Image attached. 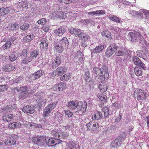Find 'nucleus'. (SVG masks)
<instances>
[{"label":"nucleus","mask_w":149,"mask_h":149,"mask_svg":"<svg viewBox=\"0 0 149 149\" xmlns=\"http://www.w3.org/2000/svg\"><path fill=\"white\" fill-rule=\"evenodd\" d=\"M93 72L102 80L107 79L109 77L108 70L107 67L103 65L101 68L96 67L93 68Z\"/></svg>","instance_id":"1"},{"label":"nucleus","mask_w":149,"mask_h":149,"mask_svg":"<svg viewBox=\"0 0 149 149\" xmlns=\"http://www.w3.org/2000/svg\"><path fill=\"white\" fill-rule=\"evenodd\" d=\"M57 103V101L54 102L49 104L46 107L43 113V116L45 117H49L51 113V111L56 107Z\"/></svg>","instance_id":"2"},{"label":"nucleus","mask_w":149,"mask_h":149,"mask_svg":"<svg viewBox=\"0 0 149 149\" xmlns=\"http://www.w3.org/2000/svg\"><path fill=\"white\" fill-rule=\"evenodd\" d=\"M67 68L63 66H61L58 67L55 71L53 72L52 75L53 77L55 76H61L62 75L67 71Z\"/></svg>","instance_id":"3"},{"label":"nucleus","mask_w":149,"mask_h":149,"mask_svg":"<svg viewBox=\"0 0 149 149\" xmlns=\"http://www.w3.org/2000/svg\"><path fill=\"white\" fill-rule=\"evenodd\" d=\"M135 97L139 100H146V94L144 91L141 89H138L135 92Z\"/></svg>","instance_id":"4"},{"label":"nucleus","mask_w":149,"mask_h":149,"mask_svg":"<svg viewBox=\"0 0 149 149\" xmlns=\"http://www.w3.org/2000/svg\"><path fill=\"white\" fill-rule=\"evenodd\" d=\"M17 137V136L14 134L9 136V139L4 140L5 144L6 146H10L15 145L16 144L15 139Z\"/></svg>","instance_id":"5"},{"label":"nucleus","mask_w":149,"mask_h":149,"mask_svg":"<svg viewBox=\"0 0 149 149\" xmlns=\"http://www.w3.org/2000/svg\"><path fill=\"white\" fill-rule=\"evenodd\" d=\"M54 17L60 18L61 19H63L64 17V13L62 10L59 8H56L52 13Z\"/></svg>","instance_id":"6"},{"label":"nucleus","mask_w":149,"mask_h":149,"mask_svg":"<svg viewBox=\"0 0 149 149\" xmlns=\"http://www.w3.org/2000/svg\"><path fill=\"white\" fill-rule=\"evenodd\" d=\"M70 33L75 36L76 37L78 36L80 38L83 32L81 30L78 29H75L72 27H70L69 29Z\"/></svg>","instance_id":"7"},{"label":"nucleus","mask_w":149,"mask_h":149,"mask_svg":"<svg viewBox=\"0 0 149 149\" xmlns=\"http://www.w3.org/2000/svg\"><path fill=\"white\" fill-rule=\"evenodd\" d=\"M35 107L28 105L23 107L22 111L25 113L33 114L35 112Z\"/></svg>","instance_id":"8"},{"label":"nucleus","mask_w":149,"mask_h":149,"mask_svg":"<svg viewBox=\"0 0 149 149\" xmlns=\"http://www.w3.org/2000/svg\"><path fill=\"white\" fill-rule=\"evenodd\" d=\"M79 104V102L78 101L73 100L69 102L67 106L70 110H74L78 107Z\"/></svg>","instance_id":"9"},{"label":"nucleus","mask_w":149,"mask_h":149,"mask_svg":"<svg viewBox=\"0 0 149 149\" xmlns=\"http://www.w3.org/2000/svg\"><path fill=\"white\" fill-rule=\"evenodd\" d=\"M133 61L135 65L140 66L143 69H144L145 67V64L142 62L140 59L136 56H134L133 57Z\"/></svg>","instance_id":"10"},{"label":"nucleus","mask_w":149,"mask_h":149,"mask_svg":"<svg viewBox=\"0 0 149 149\" xmlns=\"http://www.w3.org/2000/svg\"><path fill=\"white\" fill-rule=\"evenodd\" d=\"M61 63V58L60 55L56 56L55 59L53 61L52 64V67L53 68H56Z\"/></svg>","instance_id":"11"},{"label":"nucleus","mask_w":149,"mask_h":149,"mask_svg":"<svg viewBox=\"0 0 149 149\" xmlns=\"http://www.w3.org/2000/svg\"><path fill=\"white\" fill-rule=\"evenodd\" d=\"M48 42L45 38H42L40 44V48L42 50H46L48 48Z\"/></svg>","instance_id":"12"},{"label":"nucleus","mask_w":149,"mask_h":149,"mask_svg":"<svg viewBox=\"0 0 149 149\" xmlns=\"http://www.w3.org/2000/svg\"><path fill=\"white\" fill-rule=\"evenodd\" d=\"M87 107V103L84 102L82 103L81 106L79 107V109L76 111L79 115L83 114L86 111Z\"/></svg>","instance_id":"13"},{"label":"nucleus","mask_w":149,"mask_h":149,"mask_svg":"<svg viewBox=\"0 0 149 149\" xmlns=\"http://www.w3.org/2000/svg\"><path fill=\"white\" fill-rule=\"evenodd\" d=\"M122 143L121 138L120 137H117L111 143L110 146L113 148H118L120 146Z\"/></svg>","instance_id":"14"},{"label":"nucleus","mask_w":149,"mask_h":149,"mask_svg":"<svg viewBox=\"0 0 149 149\" xmlns=\"http://www.w3.org/2000/svg\"><path fill=\"white\" fill-rule=\"evenodd\" d=\"M6 28L8 30L16 31L19 29V25L16 23L9 24L6 27Z\"/></svg>","instance_id":"15"},{"label":"nucleus","mask_w":149,"mask_h":149,"mask_svg":"<svg viewBox=\"0 0 149 149\" xmlns=\"http://www.w3.org/2000/svg\"><path fill=\"white\" fill-rule=\"evenodd\" d=\"M15 68V66L9 64L6 65L2 68V69L5 72H9L14 70Z\"/></svg>","instance_id":"16"},{"label":"nucleus","mask_w":149,"mask_h":149,"mask_svg":"<svg viewBox=\"0 0 149 149\" xmlns=\"http://www.w3.org/2000/svg\"><path fill=\"white\" fill-rule=\"evenodd\" d=\"M54 50L58 53H62L63 50V47L58 43L56 42L54 45Z\"/></svg>","instance_id":"17"},{"label":"nucleus","mask_w":149,"mask_h":149,"mask_svg":"<svg viewBox=\"0 0 149 149\" xmlns=\"http://www.w3.org/2000/svg\"><path fill=\"white\" fill-rule=\"evenodd\" d=\"M107 84L103 82H101L99 85L98 88L100 91L102 93H104L107 91L108 88Z\"/></svg>","instance_id":"18"},{"label":"nucleus","mask_w":149,"mask_h":149,"mask_svg":"<svg viewBox=\"0 0 149 149\" xmlns=\"http://www.w3.org/2000/svg\"><path fill=\"white\" fill-rule=\"evenodd\" d=\"M97 96L101 101L103 102L106 103L107 102V97L105 95L100 93L97 94Z\"/></svg>","instance_id":"19"},{"label":"nucleus","mask_w":149,"mask_h":149,"mask_svg":"<svg viewBox=\"0 0 149 149\" xmlns=\"http://www.w3.org/2000/svg\"><path fill=\"white\" fill-rule=\"evenodd\" d=\"M18 5L21 6L23 8L27 9L28 8V6L31 7V4L28 1H22L19 3Z\"/></svg>","instance_id":"20"},{"label":"nucleus","mask_w":149,"mask_h":149,"mask_svg":"<svg viewBox=\"0 0 149 149\" xmlns=\"http://www.w3.org/2000/svg\"><path fill=\"white\" fill-rule=\"evenodd\" d=\"M2 118L4 122H8L11 121L12 119H13V117L12 114H9L7 115H4Z\"/></svg>","instance_id":"21"},{"label":"nucleus","mask_w":149,"mask_h":149,"mask_svg":"<svg viewBox=\"0 0 149 149\" xmlns=\"http://www.w3.org/2000/svg\"><path fill=\"white\" fill-rule=\"evenodd\" d=\"M43 72L42 70H39L33 74L32 77L33 78V79H38L41 77L43 74Z\"/></svg>","instance_id":"22"},{"label":"nucleus","mask_w":149,"mask_h":149,"mask_svg":"<svg viewBox=\"0 0 149 149\" xmlns=\"http://www.w3.org/2000/svg\"><path fill=\"white\" fill-rule=\"evenodd\" d=\"M57 42L62 45L63 47H65L66 45L68 46L69 45L68 41L66 37L63 38L62 40H60V41Z\"/></svg>","instance_id":"23"},{"label":"nucleus","mask_w":149,"mask_h":149,"mask_svg":"<svg viewBox=\"0 0 149 149\" xmlns=\"http://www.w3.org/2000/svg\"><path fill=\"white\" fill-rule=\"evenodd\" d=\"M103 118V115L101 112L97 111L92 116V118L93 120H99Z\"/></svg>","instance_id":"24"},{"label":"nucleus","mask_w":149,"mask_h":149,"mask_svg":"<svg viewBox=\"0 0 149 149\" xmlns=\"http://www.w3.org/2000/svg\"><path fill=\"white\" fill-rule=\"evenodd\" d=\"M76 146V144L74 142L70 141L67 143L65 149H74Z\"/></svg>","instance_id":"25"},{"label":"nucleus","mask_w":149,"mask_h":149,"mask_svg":"<svg viewBox=\"0 0 149 149\" xmlns=\"http://www.w3.org/2000/svg\"><path fill=\"white\" fill-rule=\"evenodd\" d=\"M58 140L57 139L52 138L49 139L48 140V141L47 142V144L49 146H54V145L53 144H54L55 146L59 144V143H56L55 141H56Z\"/></svg>","instance_id":"26"},{"label":"nucleus","mask_w":149,"mask_h":149,"mask_svg":"<svg viewBox=\"0 0 149 149\" xmlns=\"http://www.w3.org/2000/svg\"><path fill=\"white\" fill-rule=\"evenodd\" d=\"M10 10L8 8H0V16H3L9 13Z\"/></svg>","instance_id":"27"},{"label":"nucleus","mask_w":149,"mask_h":149,"mask_svg":"<svg viewBox=\"0 0 149 149\" xmlns=\"http://www.w3.org/2000/svg\"><path fill=\"white\" fill-rule=\"evenodd\" d=\"M109 18L112 21L118 23H120L121 20L115 15H110L109 16Z\"/></svg>","instance_id":"28"},{"label":"nucleus","mask_w":149,"mask_h":149,"mask_svg":"<svg viewBox=\"0 0 149 149\" xmlns=\"http://www.w3.org/2000/svg\"><path fill=\"white\" fill-rule=\"evenodd\" d=\"M18 57V54L16 53L15 52H13L9 56V59L10 61L12 62L16 60Z\"/></svg>","instance_id":"29"},{"label":"nucleus","mask_w":149,"mask_h":149,"mask_svg":"<svg viewBox=\"0 0 149 149\" xmlns=\"http://www.w3.org/2000/svg\"><path fill=\"white\" fill-rule=\"evenodd\" d=\"M71 74L70 73H68L64 75L61 76L60 78L61 81H67L69 80L71 77Z\"/></svg>","instance_id":"30"},{"label":"nucleus","mask_w":149,"mask_h":149,"mask_svg":"<svg viewBox=\"0 0 149 149\" xmlns=\"http://www.w3.org/2000/svg\"><path fill=\"white\" fill-rule=\"evenodd\" d=\"M65 31V30L64 29L58 28L55 30L54 31V33L59 36L63 35Z\"/></svg>","instance_id":"31"},{"label":"nucleus","mask_w":149,"mask_h":149,"mask_svg":"<svg viewBox=\"0 0 149 149\" xmlns=\"http://www.w3.org/2000/svg\"><path fill=\"white\" fill-rule=\"evenodd\" d=\"M134 72L135 74L138 77L142 75V71L139 67L137 66L135 67L134 69Z\"/></svg>","instance_id":"32"},{"label":"nucleus","mask_w":149,"mask_h":149,"mask_svg":"<svg viewBox=\"0 0 149 149\" xmlns=\"http://www.w3.org/2000/svg\"><path fill=\"white\" fill-rule=\"evenodd\" d=\"M104 48V46L102 44L96 46L94 49L93 51L96 53H98L102 52Z\"/></svg>","instance_id":"33"},{"label":"nucleus","mask_w":149,"mask_h":149,"mask_svg":"<svg viewBox=\"0 0 149 149\" xmlns=\"http://www.w3.org/2000/svg\"><path fill=\"white\" fill-rule=\"evenodd\" d=\"M101 34L102 36L105 37L111 40V33L109 31L107 30L104 31L101 33Z\"/></svg>","instance_id":"34"},{"label":"nucleus","mask_w":149,"mask_h":149,"mask_svg":"<svg viewBox=\"0 0 149 149\" xmlns=\"http://www.w3.org/2000/svg\"><path fill=\"white\" fill-rule=\"evenodd\" d=\"M29 95L28 91H22L20 93L19 98L21 100H23L28 97Z\"/></svg>","instance_id":"35"},{"label":"nucleus","mask_w":149,"mask_h":149,"mask_svg":"<svg viewBox=\"0 0 149 149\" xmlns=\"http://www.w3.org/2000/svg\"><path fill=\"white\" fill-rule=\"evenodd\" d=\"M129 35L131 38V41L134 42L136 41L137 38V32L136 33L133 32H130L129 33Z\"/></svg>","instance_id":"36"},{"label":"nucleus","mask_w":149,"mask_h":149,"mask_svg":"<svg viewBox=\"0 0 149 149\" xmlns=\"http://www.w3.org/2000/svg\"><path fill=\"white\" fill-rule=\"evenodd\" d=\"M39 54V51L36 50H33L30 53V57L32 60L34 58H36Z\"/></svg>","instance_id":"37"},{"label":"nucleus","mask_w":149,"mask_h":149,"mask_svg":"<svg viewBox=\"0 0 149 149\" xmlns=\"http://www.w3.org/2000/svg\"><path fill=\"white\" fill-rule=\"evenodd\" d=\"M34 37V36L33 34L27 35L24 38L23 40L26 42H29L33 40Z\"/></svg>","instance_id":"38"},{"label":"nucleus","mask_w":149,"mask_h":149,"mask_svg":"<svg viewBox=\"0 0 149 149\" xmlns=\"http://www.w3.org/2000/svg\"><path fill=\"white\" fill-rule=\"evenodd\" d=\"M39 143H47V139L45 136H39Z\"/></svg>","instance_id":"39"},{"label":"nucleus","mask_w":149,"mask_h":149,"mask_svg":"<svg viewBox=\"0 0 149 149\" xmlns=\"http://www.w3.org/2000/svg\"><path fill=\"white\" fill-rule=\"evenodd\" d=\"M108 47V48L110 49V50H111L113 53L116 50L117 48V45L115 43L111 44Z\"/></svg>","instance_id":"40"},{"label":"nucleus","mask_w":149,"mask_h":149,"mask_svg":"<svg viewBox=\"0 0 149 149\" xmlns=\"http://www.w3.org/2000/svg\"><path fill=\"white\" fill-rule=\"evenodd\" d=\"M30 139L31 141H32L35 144H39V136L37 137L33 136L31 137L30 138Z\"/></svg>","instance_id":"41"},{"label":"nucleus","mask_w":149,"mask_h":149,"mask_svg":"<svg viewBox=\"0 0 149 149\" xmlns=\"http://www.w3.org/2000/svg\"><path fill=\"white\" fill-rule=\"evenodd\" d=\"M32 60L30 57H26L22 60L21 63L22 64H27L31 61Z\"/></svg>","instance_id":"42"},{"label":"nucleus","mask_w":149,"mask_h":149,"mask_svg":"<svg viewBox=\"0 0 149 149\" xmlns=\"http://www.w3.org/2000/svg\"><path fill=\"white\" fill-rule=\"evenodd\" d=\"M77 56V58H79V60L80 61H84L83 57L84 55H83L81 52L80 50L78 51L76 54Z\"/></svg>","instance_id":"43"},{"label":"nucleus","mask_w":149,"mask_h":149,"mask_svg":"<svg viewBox=\"0 0 149 149\" xmlns=\"http://www.w3.org/2000/svg\"><path fill=\"white\" fill-rule=\"evenodd\" d=\"M102 110L104 113V116L107 117L109 114V109L107 107H105Z\"/></svg>","instance_id":"44"},{"label":"nucleus","mask_w":149,"mask_h":149,"mask_svg":"<svg viewBox=\"0 0 149 149\" xmlns=\"http://www.w3.org/2000/svg\"><path fill=\"white\" fill-rule=\"evenodd\" d=\"M93 125L92 131L94 132L99 128L100 125L98 123L96 122L95 121H93Z\"/></svg>","instance_id":"45"},{"label":"nucleus","mask_w":149,"mask_h":149,"mask_svg":"<svg viewBox=\"0 0 149 149\" xmlns=\"http://www.w3.org/2000/svg\"><path fill=\"white\" fill-rule=\"evenodd\" d=\"M12 43L10 41H8L2 46L4 49L9 48L11 46Z\"/></svg>","instance_id":"46"},{"label":"nucleus","mask_w":149,"mask_h":149,"mask_svg":"<svg viewBox=\"0 0 149 149\" xmlns=\"http://www.w3.org/2000/svg\"><path fill=\"white\" fill-rule=\"evenodd\" d=\"M30 26L28 23H25L22 25L20 27L21 30L25 31L28 29Z\"/></svg>","instance_id":"47"},{"label":"nucleus","mask_w":149,"mask_h":149,"mask_svg":"<svg viewBox=\"0 0 149 149\" xmlns=\"http://www.w3.org/2000/svg\"><path fill=\"white\" fill-rule=\"evenodd\" d=\"M113 54V53L108 47L105 52V56L108 57H109Z\"/></svg>","instance_id":"48"},{"label":"nucleus","mask_w":149,"mask_h":149,"mask_svg":"<svg viewBox=\"0 0 149 149\" xmlns=\"http://www.w3.org/2000/svg\"><path fill=\"white\" fill-rule=\"evenodd\" d=\"M59 84V90L60 91H62L64 90L66 87V84L62 82H61L58 84Z\"/></svg>","instance_id":"49"},{"label":"nucleus","mask_w":149,"mask_h":149,"mask_svg":"<svg viewBox=\"0 0 149 149\" xmlns=\"http://www.w3.org/2000/svg\"><path fill=\"white\" fill-rule=\"evenodd\" d=\"M93 121H92L90 122L86 125V127L87 130H91L92 131V128H93Z\"/></svg>","instance_id":"50"},{"label":"nucleus","mask_w":149,"mask_h":149,"mask_svg":"<svg viewBox=\"0 0 149 149\" xmlns=\"http://www.w3.org/2000/svg\"><path fill=\"white\" fill-rule=\"evenodd\" d=\"M38 24L41 25H45L47 23L46 19L44 18H42L38 21Z\"/></svg>","instance_id":"51"},{"label":"nucleus","mask_w":149,"mask_h":149,"mask_svg":"<svg viewBox=\"0 0 149 149\" xmlns=\"http://www.w3.org/2000/svg\"><path fill=\"white\" fill-rule=\"evenodd\" d=\"M53 136L54 138H56L57 139H60L61 137V135L59 134V133L58 132H57L54 133L53 134ZM59 141H58L60 143L61 141L60 139H59Z\"/></svg>","instance_id":"52"},{"label":"nucleus","mask_w":149,"mask_h":149,"mask_svg":"<svg viewBox=\"0 0 149 149\" xmlns=\"http://www.w3.org/2000/svg\"><path fill=\"white\" fill-rule=\"evenodd\" d=\"M84 77V79L86 81H88L90 78V72L88 71H87L85 72Z\"/></svg>","instance_id":"53"},{"label":"nucleus","mask_w":149,"mask_h":149,"mask_svg":"<svg viewBox=\"0 0 149 149\" xmlns=\"http://www.w3.org/2000/svg\"><path fill=\"white\" fill-rule=\"evenodd\" d=\"M61 138L65 139L67 138L69 136V134L67 132H62L61 133Z\"/></svg>","instance_id":"54"},{"label":"nucleus","mask_w":149,"mask_h":149,"mask_svg":"<svg viewBox=\"0 0 149 149\" xmlns=\"http://www.w3.org/2000/svg\"><path fill=\"white\" fill-rule=\"evenodd\" d=\"M8 87L6 85H0V92H3L7 90Z\"/></svg>","instance_id":"55"},{"label":"nucleus","mask_w":149,"mask_h":149,"mask_svg":"<svg viewBox=\"0 0 149 149\" xmlns=\"http://www.w3.org/2000/svg\"><path fill=\"white\" fill-rule=\"evenodd\" d=\"M64 112L65 115L68 116V117H71L72 116L73 113L69 110H64Z\"/></svg>","instance_id":"56"},{"label":"nucleus","mask_w":149,"mask_h":149,"mask_svg":"<svg viewBox=\"0 0 149 149\" xmlns=\"http://www.w3.org/2000/svg\"><path fill=\"white\" fill-rule=\"evenodd\" d=\"M42 29V30L45 32H47L49 30V27L48 25H46L43 26Z\"/></svg>","instance_id":"57"},{"label":"nucleus","mask_w":149,"mask_h":149,"mask_svg":"<svg viewBox=\"0 0 149 149\" xmlns=\"http://www.w3.org/2000/svg\"><path fill=\"white\" fill-rule=\"evenodd\" d=\"M59 1L62 3L68 4L72 2L73 0H59Z\"/></svg>","instance_id":"58"},{"label":"nucleus","mask_w":149,"mask_h":149,"mask_svg":"<svg viewBox=\"0 0 149 149\" xmlns=\"http://www.w3.org/2000/svg\"><path fill=\"white\" fill-rule=\"evenodd\" d=\"M52 90L54 91H59V84H56L54 85L52 88Z\"/></svg>","instance_id":"59"},{"label":"nucleus","mask_w":149,"mask_h":149,"mask_svg":"<svg viewBox=\"0 0 149 149\" xmlns=\"http://www.w3.org/2000/svg\"><path fill=\"white\" fill-rule=\"evenodd\" d=\"M27 50L26 49H24L22 51L21 56L22 57H26L27 56Z\"/></svg>","instance_id":"60"},{"label":"nucleus","mask_w":149,"mask_h":149,"mask_svg":"<svg viewBox=\"0 0 149 149\" xmlns=\"http://www.w3.org/2000/svg\"><path fill=\"white\" fill-rule=\"evenodd\" d=\"M80 36V37H81L82 40L83 41L87 40L88 39L89 37V36L88 34H84L82 37L81 36Z\"/></svg>","instance_id":"61"},{"label":"nucleus","mask_w":149,"mask_h":149,"mask_svg":"<svg viewBox=\"0 0 149 149\" xmlns=\"http://www.w3.org/2000/svg\"><path fill=\"white\" fill-rule=\"evenodd\" d=\"M15 122H13L12 123H10L8 125L9 128L11 129L16 128V126H15Z\"/></svg>","instance_id":"62"},{"label":"nucleus","mask_w":149,"mask_h":149,"mask_svg":"<svg viewBox=\"0 0 149 149\" xmlns=\"http://www.w3.org/2000/svg\"><path fill=\"white\" fill-rule=\"evenodd\" d=\"M44 102L42 99H40L38 102L37 105L39 107H40L44 104Z\"/></svg>","instance_id":"63"},{"label":"nucleus","mask_w":149,"mask_h":149,"mask_svg":"<svg viewBox=\"0 0 149 149\" xmlns=\"http://www.w3.org/2000/svg\"><path fill=\"white\" fill-rule=\"evenodd\" d=\"M142 12L146 17L149 16V11L148 10H143L142 11Z\"/></svg>","instance_id":"64"}]
</instances>
